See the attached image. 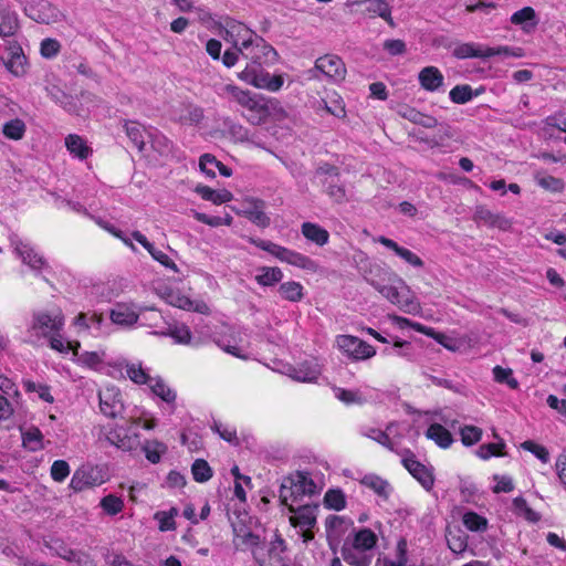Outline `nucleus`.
<instances>
[{"label":"nucleus","mask_w":566,"mask_h":566,"mask_svg":"<svg viewBox=\"0 0 566 566\" xmlns=\"http://www.w3.org/2000/svg\"><path fill=\"white\" fill-rule=\"evenodd\" d=\"M241 57L247 60L245 67L238 73V77L256 88L277 92L284 83L283 76L271 75L265 67L274 65L280 55L262 36L255 38L254 42L244 44Z\"/></svg>","instance_id":"f257e3e1"},{"label":"nucleus","mask_w":566,"mask_h":566,"mask_svg":"<svg viewBox=\"0 0 566 566\" xmlns=\"http://www.w3.org/2000/svg\"><path fill=\"white\" fill-rule=\"evenodd\" d=\"M453 55L457 59H489L495 55H502L505 57H522L524 56V51L522 48H513L507 45L497 48H482L481 45L474 43H462L453 50Z\"/></svg>","instance_id":"f03ea898"},{"label":"nucleus","mask_w":566,"mask_h":566,"mask_svg":"<svg viewBox=\"0 0 566 566\" xmlns=\"http://www.w3.org/2000/svg\"><path fill=\"white\" fill-rule=\"evenodd\" d=\"M400 454L402 455V465L424 490L430 491L434 484L433 469L418 461L415 453L409 449H405Z\"/></svg>","instance_id":"7ed1b4c3"},{"label":"nucleus","mask_w":566,"mask_h":566,"mask_svg":"<svg viewBox=\"0 0 566 566\" xmlns=\"http://www.w3.org/2000/svg\"><path fill=\"white\" fill-rule=\"evenodd\" d=\"M366 281L377 290L384 297L392 304L398 305L405 312H412L418 307V304L407 296L403 291H399L398 286L382 284L380 281L366 277Z\"/></svg>","instance_id":"20e7f679"},{"label":"nucleus","mask_w":566,"mask_h":566,"mask_svg":"<svg viewBox=\"0 0 566 566\" xmlns=\"http://www.w3.org/2000/svg\"><path fill=\"white\" fill-rule=\"evenodd\" d=\"M337 345L340 350L355 360L368 359L376 354V350L371 345L352 335L338 336Z\"/></svg>","instance_id":"39448f33"},{"label":"nucleus","mask_w":566,"mask_h":566,"mask_svg":"<svg viewBox=\"0 0 566 566\" xmlns=\"http://www.w3.org/2000/svg\"><path fill=\"white\" fill-rule=\"evenodd\" d=\"M104 483L102 471L97 467L82 465L77 469L70 482V488L81 492L87 488L97 486Z\"/></svg>","instance_id":"423d86ee"},{"label":"nucleus","mask_w":566,"mask_h":566,"mask_svg":"<svg viewBox=\"0 0 566 566\" xmlns=\"http://www.w3.org/2000/svg\"><path fill=\"white\" fill-rule=\"evenodd\" d=\"M64 325V317L61 313L51 315L45 312L33 314L31 331L39 333L43 337L51 334H59Z\"/></svg>","instance_id":"0eeeda50"},{"label":"nucleus","mask_w":566,"mask_h":566,"mask_svg":"<svg viewBox=\"0 0 566 566\" xmlns=\"http://www.w3.org/2000/svg\"><path fill=\"white\" fill-rule=\"evenodd\" d=\"M101 411L108 418L115 419L122 416L124 403L119 390L116 387H106L98 392Z\"/></svg>","instance_id":"6e6552de"},{"label":"nucleus","mask_w":566,"mask_h":566,"mask_svg":"<svg viewBox=\"0 0 566 566\" xmlns=\"http://www.w3.org/2000/svg\"><path fill=\"white\" fill-rule=\"evenodd\" d=\"M14 244V251L21 259L22 263L28 265L33 272L39 274L42 270L48 269V261L43 255L39 254L34 248L21 240L12 241Z\"/></svg>","instance_id":"1a4fd4ad"},{"label":"nucleus","mask_w":566,"mask_h":566,"mask_svg":"<svg viewBox=\"0 0 566 566\" xmlns=\"http://www.w3.org/2000/svg\"><path fill=\"white\" fill-rule=\"evenodd\" d=\"M7 53L8 56L3 60L6 69L17 77L24 76L29 64L21 45L15 41L9 42Z\"/></svg>","instance_id":"9d476101"},{"label":"nucleus","mask_w":566,"mask_h":566,"mask_svg":"<svg viewBox=\"0 0 566 566\" xmlns=\"http://www.w3.org/2000/svg\"><path fill=\"white\" fill-rule=\"evenodd\" d=\"M315 69L334 82L343 81L346 75L345 63L340 57L333 54H326L318 57L315 62Z\"/></svg>","instance_id":"9b49d317"},{"label":"nucleus","mask_w":566,"mask_h":566,"mask_svg":"<svg viewBox=\"0 0 566 566\" xmlns=\"http://www.w3.org/2000/svg\"><path fill=\"white\" fill-rule=\"evenodd\" d=\"M25 13L39 23L49 24L56 21L59 10L48 0H39L25 8Z\"/></svg>","instance_id":"f8f14e48"},{"label":"nucleus","mask_w":566,"mask_h":566,"mask_svg":"<svg viewBox=\"0 0 566 566\" xmlns=\"http://www.w3.org/2000/svg\"><path fill=\"white\" fill-rule=\"evenodd\" d=\"M273 102H268V98L258 94L251 102L247 109L249 114L245 116L248 122L252 125H261L269 118V107H272Z\"/></svg>","instance_id":"ddd939ff"},{"label":"nucleus","mask_w":566,"mask_h":566,"mask_svg":"<svg viewBox=\"0 0 566 566\" xmlns=\"http://www.w3.org/2000/svg\"><path fill=\"white\" fill-rule=\"evenodd\" d=\"M377 535L370 528L364 527L357 532L353 530V537L347 536L344 543H348L352 548L370 553L377 545Z\"/></svg>","instance_id":"4468645a"},{"label":"nucleus","mask_w":566,"mask_h":566,"mask_svg":"<svg viewBox=\"0 0 566 566\" xmlns=\"http://www.w3.org/2000/svg\"><path fill=\"white\" fill-rule=\"evenodd\" d=\"M287 483L293 486L292 493H290L293 495V502L300 501L304 495L313 494L316 488L313 480L302 472L287 476Z\"/></svg>","instance_id":"2eb2a0df"},{"label":"nucleus","mask_w":566,"mask_h":566,"mask_svg":"<svg viewBox=\"0 0 566 566\" xmlns=\"http://www.w3.org/2000/svg\"><path fill=\"white\" fill-rule=\"evenodd\" d=\"M138 317L139 315L130 306L124 303H118L109 313L112 323L123 327H130L135 325Z\"/></svg>","instance_id":"dca6fc26"},{"label":"nucleus","mask_w":566,"mask_h":566,"mask_svg":"<svg viewBox=\"0 0 566 566\" xmlns=\"http://www.w3.org/2000/svg\"><path fill=\"white\" fill-rule=\"evenodd\" d=\"M132 237L140 243L149 253L150 255L158 261L160 264H163L165 268L171 269L175 272H178V268L176 263L163 251L157 250L153 243H150L147 238L139 231H134L132 233Z\"/></svg>","instance_id":"f3484780"},{"label":"nucleus","mask_w":566,"mask_h":566,"mask_svg":"<svg viewBox=\"0 0 566 566\" xmlns=\"http://www.w3.org/2000/svg\"><path fill=\"white\" fill-rule=\"evenodd\" d=\"M418 80L422 88L436 92L443 85L444 77L438 67L427 66L420 71Z\"/></svg>","instance_id":"a211bd4d"},{"label":"nucleus","mask_w":566,"mask_h":566,"mask_svg":"<svg viewBox=\"0 0 566 566\" xmlns=\"http://www.w3.org/2000/svg\"><path fill=\"white\" fill-rule=\"evenodd\" d=\"M354 522L349 517L338 516V515H329L325 521V527L327 537L329 539H338L343 536L350 527H353Z\"/></svg>","instance_id":"6ab92c4d"},{"label":"nucleus","mask_w":566,"mask_h":566,"mask_svg":"<svg viewBox=\"0 0 566 566\" xmlns=\"http://www.w3.org/2000/svg\"><path fill=\"white\" fill-rule=\"evenodd\" d=\"M377 241L380 244H382L384 247H386L387 249L392 250L398 256H400L402 260H405L410 265H412L415 268L423 266V261L417 254H415L412 251H410L406 248L398 245L397 242H395L394 240H391L387 237L380 235L377 239Z\"/></svg>","instance_id":"aec40b11"},{"label":"nucleus","mask_w":566,"mask_h":566,"mask_svg":"<svg viewBox=\"0 0 566 566\" xmlns=\"http://www.w3.org/2000/svg\"><path fill=\"white\" fill-rule=\"evenodd\" d=\"M301 232L307 241H311L318 247H324L328 243V231L317 223L310 221L303 222L301 226Z\"/></svg>","instance_id":"412c9836"},{"label":"nucleus","mask_w":566,"mask_h":566,"mask_svg":"<svg viewBox=\"0 0 566 566\" xmlns=\"http://www.w3.org/2000/svg\"><path fill=\"white\" fill-rule=\"evenodd\" d=\"M340 554L343 559L352 566H369L373 559L371 553L352 548L348 543H343Z\"/></svg>","instance_id":"4be33fe9"},{"label":"nucleus","mask_w":566,"mask_h":566,"mask_svg":"<svg viewBox=\"0 0 566 566\" xmlns=\"http://www.w3.org/2000/svg\"><path fill=\"white\" fill-rule=\"evenodd\" d=\"M512 24L521 25L525 32L533 31L538 24V19L535 10L532 7H524L514 12L510 19Z\"/></svg>","instance_id":"5701e85b"},{"label":"nucleus","mask_w":566,"mask_h":566,"mask_svg":"<svg viewBox=\"0 0 566 566\" xmlns=\"http://www.w3.org/2000/svg\"><path fill=\"white\" fill-rule=\"evenodd\" d=\"M233 544L237 549H254L260 545V536L248 530L244 525L233 526Z\"/></svg>","instance_id":"b1692460"},{"label":"nucleus","mask_w":566,"mask_h":566,"mask_svg":"<svg viewBox=\"0 0 566 566\" xmlns=\"http://www.w3.org/2000/svg\"><path fill=\"white\" fill-rule=\"evenodd\" d=\"M360 484L373 490L379 497L387 501L391 493V486L389 482L377 474H366L361 480Z\"/></svg>","instance_id":"393cba45"},{"label":"nucleus","mask_w":566,"mask_h":566,"mask_svg":"<svg viewBox=\"0 0 566 566\" xmlns=\"http://www.w3.org/2000/svg\"><path fill=\"white\" fill-rule=\"evenodd\" d=\"M324 192L336 203L346 201L345 184L340 179V174L337 177H332L328 180H321Z\"/></svg>","instance_id":"a878e982"},{"label":"nucleus","mask_w":566,"mask_h":566,"mask_svg":"<svg viewBox=\"0 0 566 566\" xmlns=\"http://www.w3.org/2000/svg\"><path fill=\"white\" fill-rule=\"evenodd\" d=\"M50 549H52L59 557L71 563H75L77 565L85 564L87 559L86 554L70 548L61 539L54 541L53 544L50 546Z\"/></svg>","instance_id":"bb28decb"},{"label":"nucleus","mask_w":566,"mask_h":566,"mask_svg":"<svg viewBox=\"0 0 566 566\" xmlns=\"http://www.w3.org/2000/svg\"><path fill=\"white\" fill-rule=\"evenodd\" d=\"M0 36H13L20 29L18 14L7 8L0 9Z\"/></svg>","instance_id":"cd10ccee"},{"label":"nucleus","mask_w":566,"mask_h":566,"mask_svg":"<svg viewBox=\"0 0 566 566\" xmlns=\"http://www.w3.org/2000/svg\"><path fill=\"white\" fill-rule=\"evenodd\" d=\"M251 243L254 244L256 248L269 252L276 259H279L282 262H289L290 256L292 254L293 250H290L285 247L279 245L272 241H266L262 239H251Z\"/></svg>","instance_id":"c85d7f7f"},{"label":"nucleus","mask_w":566,"mask_h":566,"mask_svg":"<svg viewBox=\"0 0 566 566\" xmlns=\"http://www.w3.org/2000/svg\"><path fill=\"white\" fill-rule=\"evenodd\" d=\"M123 128L133 145L143 151L145 149L144 126L135 120L123 119Z\"/></svg>","instance_id":"c756f323"},{"label":"nucleus","mask_w":566,"mask_h":566,"mask_svg":"<svg viewBox=\"0 0 566 566\" xmlns=\"http://www.w3.org/2000/svg\"><path fill=\"white\" fill-rule=\"evenodd\" d=\"M426 437L443 449L449 448L453 442L450 431L440 423L430 424L426 431Z\"/></svg>","instance_id":"7c9ffc66"},{"label":"nucleus","mask_w":566,"mask_h":566,"mask_svg":"<svg viewBox=\"0 0 566 566\" xmlns=\"http://www.w3.org/2000/svg\"><path fill=\"white\" fill-rule=\"evenodd\" d=\"M474 219L500 229H506L510 226V221L505 217L493 213L491 210L482 206L476 208Z\"/></svg>","instance_id":"2f4dec72"},{"label":"nucleus","mask_w":566,"mask_h":566,"mask_svg":"<svg viewBox=\"0 0 566 566\" xmlns=\"http://www.w3.org/2000/svg\"><path fill=\"white\" fill-rule=\"evenodd\" d=\"M263 209H264V201L255 200V201H253L251 207H249L248 209H245L243 211V213L252 223H254L261 228H266L270 226L271 220L266 216V213L264 212Z\"/></svg>","instance_id":"473e14b6"},{"label":"nucleus","mask_w":566,"mask_h":566,"mask_svg":"<svg viewBox=\"0 0 566 566\" xmlns=\"http://www.w3.org/2000/svg\"><path fill=\"white\" fill-rule=\"evenodd\" d=\"M208 165L217 167L220 175L223 177L232 176V169L230 167L219 161L213 155L203 154L199 159L200 169L207 176L214 177V171L212 169H208Z\"/></svg>","instance_id":"72a5a7b5"},{"label":"nucleus","mask_w":566,"mask_h":566,"mask_svg":"<svg viewBox=\"0 0 566 566\" xmlns=\"http://www.w3.org/2000/svg\"><path fill=\"white\" fill-rule=\"evenodd\" d=\"M277 292L283 300L293 303L301 302L304 297L303 285L295 281L281 283Z\"/></svg>","instance_id":"f704fd0d"},{"label":"nucleus","mask_w":566,"mask_h":566,"mask_svg":"<svg viewBox=\"0 0 566 566\" xmlns=\"http://www.w3.org/2000/svg\"><path fill=\"white\" fill-rule=\"evenodd\" d=\"M196 192L200 195L203 200L211 201L214 205L229 202L233 198V195L227 189L218 191L208 186H198Z\"/></svg>","instance_id":"c9c22d12"},{"label":"nucleus","mask_w":566,"mask_h":566,"mask_svg":"<svg viewBox=\"0 0 566 566\" xmlns=\"http://www.w3.org/2000/svg\"><path fill=\"white\" fill-rule=\"evenodd\" d=\"M361 4L365 6V10L369 13L377 14L390 25L394 24L391 18V7L386 0H363Z\"/></svg>","instance_id":"e433bc0d"},{"label":"nucleus","mask_w":566,"mask_h":566,"mask_svg":"<svg viewBox=\"0 0 566 566\" xmlns=\"http://www.w3.org/2000/svg\"><path fill=\"white\" fill-rule=\"evenodd\" d=\"M65 146L71 154L78 157L80 159H86L92 153L85 140L75 134H70L65 138Z\"/></svg>","instance_id":"4c0bfd02"},{"label":"nucleus","mask_w":566,"mask_h":566,"mask_svg":"<svg viewBox=\"0 0 566 566\" xmlns=\"http://www.w3.org/2000/svg\"><path fill=\"white\" fill-rule=\"evenodd\" d=\"M260 274L255 276V281L261 286H273L283 279V272L277 266H263Z\"/></svg>","instance_id":"58836bf2"},{"label":"nucleus","mask_w":566,"mask_h":566,"mask_svg":"<svg viewBox=\"0 0 566 566\" xmlns=\"http://www.w3.org/2000/svg\"><path fill=\"white\" fill-rule=\"evenodd\" d=\"M402 117L410 120L413 124L420 125L426 128H433L438 125L436 117L426 115L416 108L407 107L402 113Z\"/></svg>","instance_id":"ea45409f"},{"label":"nucleus","mask_w":566,"mask_h":566,"mask_svg":"<svg viewBox=\"0 0 566 566\" xmlns=\"http://www.w3.org/2000/svg\"><path fill=\"white\" fill-rule=\"evenodd\" d=\"M42 440L43 434L38 427H31L22 431V444L32 452L43 449Z\"/></svg>","instance_id":"a19ab883"},{"label":"nucleus","mask_w":566,"mask_h":566,"mask_svg":"<svg viewBox=\"0 0 566 566\" xmlns=\"http://www.w3.org/2000/svg\"><path fill=\"white\" fill-rule=\"evenodd\" d=\"M296 515L291 518V522L294 526L300 528H312L316 523V517L314 514V510L310 506H301L297 511L295 510Z\"/></svg>","instance_id":"79ce46f5"},{"label":"nucleus","mask_w":566,"mask_h":566,"mask_svg":"<svg viewBox=\"0 0 566 566\" xmlns=\"http://www.w3.org/2000/svg\"><path fill=\"white\" fill-rule=\"evenodd\" d=\"M481 90H476L473 92L472 87L468 84L457 85L454 86L450 93V99L455 104H465L471 101L474 96H479Z\"/></svg>","instance_id":"37998d69"},{"label":"nucleus","mask_w":566,"mask_h":566,"mask_svg":"<svg viewBox=\"0 0 566 566\" xmlns=\"http://www.w3.org/2000/svg\"><path fill=\"white\" fill-rule=\"evenodd\" d=\"M408 562V542L405 537H400L396 545V558L392 560L385 557L382 566H406Z\"/></svg>","instance_id":"c03bdc74"},{"label":"nucleus","mask_w":566,"mask_h":566,"mask_svg":"<svg viewBox=\"0 0 566 566\" xmlns=\"http://www.w3.org/2000/svg\"><path fill=\"white\" fill-rule=\"evenodd\" d=\"M46 92L53 102L61 105L67 112H72L75 109V104L73 102L72 96L66 94L60 87L53 85L51 87H46Z\"/></svg>","instance_id":"a18cd8bd"},{"label":"nucleus","mask_w":566,"mask_h":566,"mask_svg":"<svg viewBox=\"0 0 566 566\" xmlns=\"http://www.w3.org/2000/svg\"><path fill=\"white\" fill-rule=\"evenodd\" d=\"M324 505L329 510L340 511L346 507V495L340 489H331L324 495Z\"/></svg>","instance_id":"49530a36"},{"label":"nucleus","mask_w":566,"mask_h":566,"mask_svg":"<svg viewBox=\"0 0 566 566\" xmlns=\"http://www.w3.org/2000/svg\"><path fill=\"white\" fill-rule=\"evenodd\" d=\"M191 473L193 480L199 483H205L209 481L213 475L211 467L203 459L195 460V462L191 465Z\"/></svg>","instance_id":"de8ad7c7"},{"label":"nucleus","mask_w":566,"mask_h":566,"mask_svg":"<svg viewBox=\"0 0 566 566\" xmlns=\"http://www.w3.org/2000/svg\"><path fill=\"white\" fill-rule=\"evenodd\" d=\"M203 118V109L196 105H186L182 114L179 115L178 122L184 125H197Z\"/></svg>","instance_id":"09e8293b"},{"label":"nucleus","mask_w":566,"mask_h":566,"mask_svg":"<svg viewBox=\"0 0 566 566\" xmlns=\"http://www.w3.org/2000/svg\"><path fill=\"white\" fill-rule=\"evenodd\" d=\"M2 133L9 139L19 140L24 136L25 124L20 118L11 119L3 124Z\"/></svg>","instance_id":"8fccbe9b"},{"label":"nucleus","mask_w":566,"mask_h":566,"mask_svg":"<svg viewBox=\"0 0 566 566\" xmlns=\"http://www.w3.org/2000/svg\"><path fill=\"white\" fill-rule=\"evenodd\" d=\"M106 440L111 444L116 446L117 448L123 450L132 448L130 438L124 432L123 427L116 426L115 428L111 429L106 434Z\"/></svg>","instance_id":"3c124183"},{"label":"nucleus","mask_w":566,"mask_h":566,"mask_svg":"<svg viewBox=\"0 0 566 566\" xmlns=\"http://www.w3.org/2000/svg\"><path fill=\"white\" fill-rule=\"evenodd\" d=\"M287 263L311 272H317L319 268L316 261L296 251H292Z\"/></svg>","instance_id":"603ef678"},{"label":"nucleus","mask_w":566,"mask_h":566,"mask_svg":"<svg viewBox=\"0 0 566 566\" xmlns=\"http://www.w3.org/2000/svg\"><path fill=\"white\" fill-rule=\"evenodd\" d=\"M226 91L232 96V98L240 104L242 107L247 108L254 99L258 94H253L250 91L241 90L235 85L228 84L226 86Z\"/></svg>","instance_id":"864d4df0"},{"label":"nucleus","mask_w":566,"mask_h":566,"mask_svg":"<svg viewBox=\"0 0 566 566\" xmlns=\"http://www.w3.org/2000/svg\"><path fill=\"white\" fill-rule=\"evenodd\" d=\"M462 522L464 526L472 532H483L488 527V521L475 512H467Z\"/></svg>","instance_id":"5fc2aeb1"},{"label":"nucleus","mask_w":566,"mask_h":566,"mask_svg":"<svg viewBox=\"0 0 566 566\" xmlns=\"http://www.w3.org/2000/svg\"><path fill=\"white\" fill-rule=\"evenodd\" d=\"M146 459L151 463H158L161 458V453L166 452L167 447L159 441H146L143 447Z\"/></svg>","instance_id":"6e6d98bb"},{"label":"nucleus","mask_w":566,"mask_h":566,"mask_svg":"<svg viewBox=\"0 0 566 566\" xmlns=\"http://www.w3.org/2000/svg\"><path fill=\"white\" fill-rule=\"evenodd\" d=\"M99 505L106 514L113 516L123 511L124 501L119 496L108 494L101 500Z\"/></svg>","instance_id":"4d7b16f0"},{"label":"nucleus","mask_w":566,"mask_h":566,"mask_svg":"<svg viewBox=\"0 0 566 566\" xmlns=\"http://www.w3.org/2000/svg\"><path fill=\"white\" fill-rule=\"evenodd\" d=\"M154 384L150 385L151 391L160 397L167 403H172L176 400V392L171 390L161 378L153 379Z\"/></svg>","instance_id":"13d9d810"},{"label":"nucleus","mask_w":566,"mask_h":566,"mask_svg":"<svg viewBox=\"0 0 566 566\" xmlns=\"http://www.w3.org/2000/svg\"><path fill=\"white\" fill-rule=\"evenodd\" d=\"M176 515H178V510L176 507H171L168 512H157L155 514V518L159 522V530L161 532L174 531L176 528Z\"/></svg>","instance_id":"bf43d9fd"},{"label":"nucleus","mask_w":566,"mask_h":566,"mask_svg":"<svg viewBox=\"0 0 566 566\" xmlns=\"http://www.w3.org/2000/svg\"><path fill=\"white\" fill-rule=\"evenodd\" d=\"M230 22L233 27V32L238 42L245 41L247 44H250L254 42L255 38H260V35L249 29L245 24L235 20H230Z\"/></svg>","instance_id":"052dcab7"},{"label":"nucleus","mask_w":566,"mask_h":566,"mask_svg":"<svg viewBox=\"0 0 566 566\" xmlns=\"http://www.w3.org/2000/svg\"><path fill=\"white\" fill-rule=\"evenodd\" d=\"M461 441L464 446L471 447L482 438V429L475 426H464L460 430Z\"/></svg>","instance_id":"680f3d73"},{"label":"nucleus","mask_w":566,"mask_h":566,"mask_svg":"<svg viewBox=\"0 0 566 566\" xmlns=\"http://www.w3.org/2000/svg\"><path fill=\"white\" fill-rule=\"evenodd\" d=\"M165 300L168 304L181 310L189 311L192 308V301L189 297L181 295L179 292H175L172 290H169L166 293Z\"/></svg>","instance_id":"e2e57ef3"},{"label":"nucleus","mask_w":566,"mask_h":566,"mask_svg":"<svg viewBox=\"0 0 566 566\" xmlns=\"http://www.w3.org/2000/svg\"><path fill=\"white\" fill-rule=\"evenodd\" d=\"M513 506L515 510L522 512L524 514V517L532 523H536L541 520V515L537 512L533 511L528 506L526 500L522 496H517L513 500Z\"/></svg>","instance_id":"0e129e2a"},{"label":"nucleus","mask_w":566,"mask_h":566,"mask_svg":"<svg viewBox=\"0 0 566 566\" xmlns=\"http://www.w3.org/2000/svg\"><path fill=\"white\" fill-rule=\"evenodd\" d=\"M521 447L524 450L533 453L543 463H547L549 461V452L544 446L538 444L532 440H526L521 444Z\"/></svg>","instance_id":"69168bd1"},{"label":"nucleus","mask_w":566,"mask_h":566,"mask_svg":"<svg viewBox=\"0 0 566 566\" xmlns=\"http://www.w3.org/2000/svg\"><path fill=\"white\" fill-rule=\"evenodd\" d=\"M168 335L175 339L177 344L188 345L191 342L192 335L188 326H174L169 328Z\"/></svg>","instance_id":"338daca9"},{"label":"nucleus","mask_w":566,"mask_h":566,"mask_svg":"<svg viewBox=\"0 0 566 566\" xmlns=\"http://www.w3.org/2000/svg\"><path fill=\"white\" fill-rule=\"evenodd\" d=\"M70 474V465L64 460H55L51 465V476L56 482H63Z\"/></svg>","instance_id":"774afa93"}]
</instances>
